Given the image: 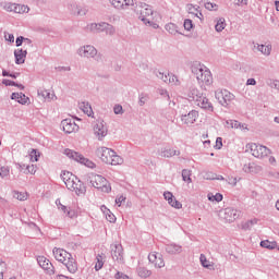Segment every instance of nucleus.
Instances as JSON below:
<instances>
[{
	"instance_id": "1",
	"label": "nucleus",
	"mask_w": 279,
	"mask_h": 279,
	"mask_svg": "<svg viewBox=\"0 0 279 279\" xmlns=\"http://www.w3.org/2000/svg\"><path fill=\"white\" fill-rule=\"evenodd\" d=\"M52 254L59 263H62L68 269L70 274H77V260L73 258V255L71 253L66 252L63 248L54 247L52 250Z\"/></svg>"
},
{
	"instance_id": "2",
	"label": "nucleus",
	"mask_w": 279,
	"mask_h": 279,
	"mask_svg": "<svg viewBox=\"0 0 279 279\" xmlns=\"http://www.w3.org/2000/svg\"><path fill=\"white\" fill-rule=\"evenodd\" d=\"M191 71L201 86H210L213 84V73L206 65L195 61L191 66Z\"/></svg>"
},
{
	"instance_id": "3",
	"label": "nucleus",
	"mask_w": 279,
	"mask_h": 279,
	"mask_svg": "<svg viewBox=\"0 0 279 279\" xmlns=\"http://www.w3.org/2000/svg\"><path fill=\"white\" fill-rule=\"evenodd\" d=\"M96 156H98L105 165H112L117 167V165H121L123 162L121 156L117 155L114 150L104 146L97 148Z\"/></svg>"
},
{
	"instance_id": "4",
	"label": "nucleus",
	"mask_w": 279,
	"mask_h": 279,
	"mask_svg": "<svg viewBox=\"0 0 279 279\" xmlns=\"http://www.w3.org/2000/svg\"><path fill=\"white\" fill-rule=\"evenodd\" d=\"M64 154L68 158H70L71 160H75V162H80V165H84L85 167H87L88 169H95V167H97V165H95L93 162V160L84 157V155L73 150V149H69L66 148L64 150Z\"/></svg>"
},
{
	"instance_id": "5",
	"label": "nucleus",
	"mask_w": 279,
	"mask_h": 279,
	"mask_svg": "<svg viewBox=\"0 0 279 279\" xmlns=\"http://www.w3.org/2000/svg\"><path fill=\"white\" fill-rule=\"evenodd\" d=\"M140 9V21L144 23V25H151V16L154 15V9H151V5L140 2L138 4Z\"/></svg>"
},
{
	"instance_id": "6",
	"label": "nucleus",
	"mask_w": 279,
	"mask_h": 279,
	"mask_svg": "<svg viewBox=\"0 0 279 279\" xmlns=\"http://www.w3.org/2000/svg\"><path fill=\"white\" fill-rule=\"evenodd\" d=\"M90 184L94 186V189H97L98 191H101L102 193H110L112 191V187L108 185V180L104 178L100 174H94L90 178Z\"/></svg>"
},
{
	"instance_id": "7",
	"label": "nucleus",
	"mask_w": 279,
	"mask_h": 279,
	"mask_svg": "<svg viewBox=\"0 0 279 279\" xmlns=\"http://www.w3.org/2000/svg\"><path fill=\"white\" fill-rule=\"evenodd\" d=\"M219 217L223 221H227V223H232L236 221L239 217H241V211H239V209H235L233 207H227L219 211Z\"/></svg>"
},
{
	"instance_id": "8",
	"label": "nucleus",
	"mask_w": 279,
	"mask_h": 279,
	"mask_svg": "<svg viewBox=\"0 0 279 279\" xmlns=\"http://www.w3.org/2000/svg\"><path fill=\"white\" fill-rule=\"evenodd\" d=\"M216 99L225 108H228L234 101V94L230 93L228 89H222L216 93Z\"/></svg>"
},
{
	"instance_id": "9",
	"label": "nucleus",
	"mask_w": 279,
	"mask_h": 279,
	"mask_svg": "<svg viewBox=\"0 0 279 279\" xmlns=\"http://www.w3.org/2000/svg\"><path fill=\"white\" fill-rule=\"evenodd\" d=\"M248 147L252 156H254L255 158H267V156L271 154V150L263 145L248 144Z\"/></svg>"
},
{
	"instance_id": "10",
	"label": "nucleus",
	"mask_w": 279,
	"mask_h": 279,
	"mask_svg": "<svg viewBox=\"0 0 279 279\" xmlns=\"http://www.w3.org/2000/svg\"><path fill=\"white\" fill-rule=\"evenodd\" d=\"M37 263L48 276H53V274H56V268L53 267V264H51V262L47 257L37 256Z\"/></svg>"
},
{
	"instance_id": "11",
	"label": "nucleus",
	"mask_w": 279,
	"mask_h": 279,
	"mask_svg": "<svg viewBox=\"0 0 279 279\" xmlns=\"http://www.w3.org/2000/svg\"><path fill=\"white\" fill-rule=\"evenodd\" d=\"M61 126L63 128V132H65V134H73V132H77V130H80V125L75 123L73 118L62 120Z\"/></svg>"
},
{
	"instance_id": "12",
	"label": "nucleus",
	"mask_w": 279,
	"mask_h": 279,
	"mask_svg": "<svg viewBox=\"0 0 279 279\" xmlns=\"http://www.w3.org/2000/svg\"><path fill=\"white\" fill-rule=\"evenodd\" d=\"M77 53L81 58H97V48L92 45H85L78 48Z\"/></svg>"
},
{
	"instance_id": "13",
	"label": "nucleus",
	"mask_w": 279,
	"mask_h": 279,
	"mask_svg": "<svg viewBox=\"0 0 279 279\" xmlns=\"http://www.w3.org/2000/svg\"><path fill=\"white\" fill-rule=\"evenodd\" d=\"M194 104L195 106H198V108H202V110H205V112L215 111V107L213 106V102H210V100H208V98L204 94Z\"/></svg>"
},
{
	"instance_id": "14",
	"label": "nucleus",
	"mask_w": 279,
	"mask_h": 279,
	"mask_svg": "<svg viewBox=\"0 0 279 279\" xmlns=\"http://www.w3.org/2000/svg\"><path fill=\"white\" fill-rule=\"evenodd\" d=\"M199 119V111L197 110H191L187 114L181 116V121L185 125H193Z\"/></svg>"
},
{
	"instance_id": "15",
	"label": "nucleus",
	"mask_w": 279,
	"mask_h": 279,
	"mask_svg": "<svg viewBox=\"0 0 279 279\" xmlns=\"http://www.w3.org/2000/svg\"><path fill=\"white\" fill-rule=\"evenodd\" d=\"M111 257L117 263H123V245L119 243L111 244Z\"/></svg>"
},
{
	"instance_id": "16",
	"label": "nucleus",
	"mask_w": 279,
	"mask_h": 279,
	"mask_svg": "<svg viewBox=\"0 0 279 279\" xmlns=\"http://www.w3.org/2000/svg\"><path fill=\"white\" fill-rule=\"evenodd\" d=\"M94 132L98 136V141H101L108 135V126H106L104 121L97 122L94 126Z\"/></svg>"
},
{
	"instance_id": "17",
	"label": "nucleus",
	"mask_w": 279,
	"mask_h": 279,
	"mask_svg": "<svg viewBox=\"0 0 279 279\" xmlns=\"http://www.w3.org/2000/svg\"><path fill=\"white\" fill-rule=\"evenodd\" d=\"M148 260L149 263H154L157 269H162V267H165V259L156 252L148 254Z\"/></svg>"
},
{
	"instance_id": "18",
	"label": "nucleus",
	"mask_w": 279,
	"mask_h": 279,
	"mask_svg": "<svg viewBox=\"0 0 279 279\" xmlns=\"http://www.w3.org/2000/svg\"><path fill=\"white\" fill-rule=\"evenodd\" d=\"M163 197H165L166 202H168V204L170 206H172V208H177L178 210H180V208H182V203H180V201L175 199V196H173V193L165 192Z\"/></svg>"
},
{
	"instance_id": "19",
	"label": "nucleus",
	"mask_w": 279,
	"mask_h": 279,
	"mask_svg": "<svg viewBox=\"0 0 279 279\" xmlns=\"http://www.w3.org/2000/svg\"><path fill=\"white\" fill-rule=\"evenodd\" d=\"M110 3L117 10H125V8L134 5V0H110Z\"/></svg>"
},
{
	"instance_id": "20",
	"label": "nucleus",
	"mask_w": 279,
	"mask_h": 279,
	"mask_svg": "<svg viewBox=\"0 0 279 279\" xmlns=\"http://www.w3.org/2000/svg\"><path fill=\"white\" fill-rule=\"evenodd\" d=\"M15 64H25V59L27 58V50L16 49L14 51Z\"/></svg>"
},
{
	"instance_id": "21",
	"label": "nucleus",
	"mask_w": 279,
	"mask_h": 279,
	"mask_svg": "<svg viewBox=\"0 0 279 279\" xmlns=\"http://www.w3.org/2000/svg\"><path fill=\"white\" fill-rule=\"evenodd\" d=\"M159 156H161V158H173V156H180V150L165 147V148H161Z\"/></svg>"
},
{
	"instance_id": "22",
	"label": "nucleus",
	"mask_w": 279,
	"mask_h": 279,
	"mask_svg": "<svg viewBox=\"0 0 279 279\" xmlns=\"http://www.w3.org/2000/svg\"><path fill=\"white\" fill-rule=\"evenodd\" d=\"M87 29L96 34H101V32H105L106 29V22L88 24Z\"/></svg>"
},
{
	"instance_id": "23",
	"label": "nucleus",
	"mask_w": 279,
	"mask_h": 279,
	"mask_svg": "<svg viewBox=\"0 0 279 279\" xmlns=\"http://www.w3.org/2000/svg\"><path fill=\"white\" fill-rule=\"evenodd\" d=\"M11 99L17 101V104H21L22 106H25V104L29 101V97L23 93H12Z\"/></svg>"
},
{
	"instance_id": "24",
	"label": "nucleus",
	"mask_w": 279,
	"mask_h": 279,
	"mask_svg": "<svg viewBox=\"0 0 279 279\" xmlns=\"http://www.w3.org/2000/svg\"><path fill=\"white\" fill-rule=\"evenodd\" d=\"M70 191H74L76 195H84V193H86V185H84V182L77 179V181H74V187H72Z\"/></svg>"
},
{
	"instance_id": "25",
	"label": "nucleus",
	"mask_w": 279,
	"mask_h": 279,
	"mask_svg": "<svg viewBox=\"0 0 279 279\" xmlns=\"http://www.w3.org/2000/svg\"><path fill=\"white\" fill-rule=\"evenodd\" d=\"M165 250L167 254H182V246L175 243L167 244Z\"/></svg>"
},
{
	"instance_id": "26",
	"label": "nucleus",
	"mask_w": 279,
	"mask_h": 279,
	"mask_svg": "<svg viewBox=\"0 0 279 279\" xmlns=\"http://www.w3.org/2000/svg\"><path fill=\"white\" fill-rule=\"evenodd\" d=\"M256 49L257 51H260L263 56L269 57L271 56L272 46L271 44H267V45L257 44Z\"/></svg>"
},
{
	"instance_id": "27",
	"label": "nucleus",
	"mask_w": 279,
	"mask_h": 279,
	"mask_svg": "<svg viewBox=\"0 0 279 279\" xmlns=\"http://www.w3.org/2000/svg\"><path fill=\"white\" fill-rule=\"evenodd\" d=\"M71 9L73 14H76L77 16H86L88 14V9L86 7H78L77 4H71Z\"/></svg>"
},
{
	"instance_id": "28",
	"label": "nucleus",
	"mask_w": 279,
	"mask_h": 279,
	"mask_svg": "<svg viewBox=\"0 0 279 279\" xmlns=\"http://www.w3.org/2000/svg\"><path fill=\"white\" fill-rule=\"evenodd\" d=\"M204 94L199 93V89L197 87H191L187 97L190 98L191 101L196 102L197 99L201 98Z\"/></svg>"
},
{
	"instance_id": "29",
	"label": "nucleus",
	"mask_w": 279,
	"mask_h": 279,
	"mask_svg": "<svg viewBox=\"0 0 279 279\" xmlns=\"http://www.w3.org/2000/svg\"><path fill=\"white\" fill-rule=\"evenodd\" d=\"M161 114L167 119V121H171V123H173L175 119V110L172 108L163 109Z\"/></svg>"
},
{
	"instance_id": "30",
	"label": "nucleus",
	"mask_w": 279,
	"mask_h": 279,
	"mask_svg": "<svg viewBox=\"0 0 279 279\" xmlns=\"http://www.w3.org/2000/svg\"><path fill=\"white\" fill-rule=\"evenodd\" d=\"M136 272L140 276V278H149V276H151V270L143 266H138Z\"/></svg>"
},
{
	"instance_id": "31",
	"label": "nucleus",
	"mask_w": 279,
	"mask_h": 279,
	"mask_svg": "<svg viewBox=\"0 0 279 279\" xmlns=\"http://www.w3.org/2000/svg\"><path fill=\"white\" fill-rule=\"evenodd\" d=\"M260 247H265L266 250H276V247H278V242L264 240L260 242Z\"/></svg>"
},
{
	"instance_id": "32",
	"label": "nucleus",
	"mask_w": 279,
	"mask_h": 279,
	"mask_svg": "<svg viewBox=\"0 0 279 279\" xmlns=\"http://www.w3.org/2000/svg\"><path fill=\"white\" fill-rule=\"evenodd\" d=\"M166 32H168L169 34H171L172 36H175V34H178V25H175L174 23H168L165 26Z\"/></svg>"
},
{
	"instance_id": "33",
	"label": "nucleus",
	"mask_w": 279,
	"mask_h": 279,
	"mask_svg": "<svg viewBox=\"0 0 279 279\" xmlns=\"http://www.w3.org/2000/svg\"><path fill=\"white\" fill-rule=\"evenodd\" d=\"M27 12H29V7L15 3V14H27Z\"/></svg>"
},
{
	"instance_id": "34",
	"label": "nucleus",
	"mask_w": 279,
	"mask_h": 279,
	"mask_svg": "<svg viewBox=\"0 0 279 279\" xmlns=\"http://www.w3.org/2000/svg\"><path fill=\"white\" fill-rule=\"evenodd\" d=\"M38 95L45 99H47L48 101H51V99H53V97H56L54 94L50 93L49 90L47 89H41V90H38Z\"/></svg>"
},
{
	"instance_id": "35",
	"label": "nucleus",
	"mask_w": 279,
	"mask_h": 279,
	"mask_svg": "<svg viewBox=\"0 0 279 279\" xmlns=\"http://www.w3.org/2000/svg\"><path fill=\"white\" fill-rule=\"evenodd\" d=\"M207 198L209 202H222L223 195L221 193H216L215 195L213 193H209L207 195Z\"/></svg>"
},
{
	"instance_id": "36",
	"label": "nucleus",
	"mask_w": 279,
	"mask_h": 279,
	"mask_svg": "<svg viewBox=\"0 0 279 279\" xmlns=\"http://www.w3.org/2000/svg\"><path fill=\"white\" fill-rule=\"evenodd\" d=\"M182 180L183 182H187V184H191V182H193V180L191 179V170L189 169L182 170Z\"/></svg>"
},
{
	"instance_id": "37",
	"label": "nucleus",
	"mask_w": 279,
	"mask_h": 279,
	"mask_svg": "<svg viewBox=\"0 0 279 279\" xmlns=\"http://www.w3.org/2000/svg\"><path fill=\"white\" fill-rule=\"evenodd\" d=\"M75 182H77V178H76L75 175L72 177V178H70V179H68V180L64 182V184H65L68 191L74 189Z\"/></svg>"
},
{
	"instance_id": "38",
	"label": "nucleus",
	"mask_w": 279,
	"mask_h": 279,
	"mask_svg": "<svg viewBox=\"0 0 279 279\" xmlns=\"http://www.w3.org/2000/svg\"><path fill=\"white\" fill-rule=\"evenodd\" d=\"M216 32H223L226 29V20L219 19L215 25Z\"/></svg>"
},
{
	"instance_id": "39",
	"label": "nucleus",
	"mask_w": 279,
	"mask_h": 279,
	"mask_svg": "<svg viewBox=\"0 0 279 279\" xmlns=\"http://www.w3.org/2000/svg\"><path fill=\"white\" fill-rule=\"evenodd\" d=\"M104 32L108 36H114V34L117 33V29L114 28V26H112V24L106 23Z\"/></svg>"
},
{
	"instance_id": "40",
	"label": "nucleus",
	"mask_w": 279,
	"mask_h": 279,
	"mask_svg": "<svg viewBox=\"0 0 279 279\" xmlns=\"http://www.w3.org/2000/svg\"><path fill=\"white\" fill-rule=\"evenodd\" d=\"M13 197L15 199H19L20 202H25V199H27V193L25 192H14L13 193Z\"/></svg>"
},
{
	"instance_id": "41",
	"label": "nucleus",
	"mask_w": 279,
	"mask_h": 279,
	"mask_svg": "<svg viewBox=\"0 0 279 279\" xmlns=\"http://www.w3.org/2000/svg\"><path fill=\"white\" fill-rule=\"evenodd\" d=\"M81 109L83 110V112L85 114H88V117H90V112H93V108L90 107V105L88 102H82Z\"/></svg>"
},
{
	"instance_id": "42",
	"label": "nucleus",
	"mask_w": 279,
	"mask_h": 279,
	"mask_svg": "<svg viewBox=\"0 0 279 279\" xmlns=\"http://www.w3.org/2000/svg\"><path fill=\"white\" fill-rule=\"evenodd\" d=\"M96 265H95V270L99 271L100 269L104 268V257H101V255H97L96 257Z\"/></svg>"
},
{
	"instance_id": "43",
	"label": "nucleus",
	"mask_w": 279,
	"mask_h": 279,
	"mask_svg": "<svg viewBox=\"0 0 279 279\" xmlns=\"http://www.w3.org/2000/svg\"><path fill=\"white\" fill-rule=\"evenodd\" d=\"M3 10H5V12H15L16 3L5 2L3 5Z\"/></svg>"
},
{
	"instance_id": "44",
	"label": "nucleus",
	"mask_w": 279,
	"mask_h": 279,
	"mask_svg": "<svg viewBox=\"0 0 279 279\" xmlns=\"http://www.w3.org/2000/svg\"><path fill=\"white\" fill-rule=\"evenodd\" d=\"M199 260H201V265L205 267V269H210V262L206 259V255L201 254Z\"/></svg>"
},
{
	"instance_id": "45",
	"label": "nucleus",
	"mask_w": 279,
	"mask_h": 279,
	"mask_svg": "<svg viewBox=\"0 0 279 279\" xmlns=\"http://www.w3.org/2000/svg\"><path fill=\"white\" fill-rule=\"evenodd\" d=\"M10 177V168L3 166L0 167V178L5 179Z\"/></svg>"
},
{
	"instance_id": "46",
	"label": "nucleus",
	"mask_w": 279,
	"mask_h": 279,
	"mask_svg": "<svg viewBox=\"0 0 279 279\" xmlns=\"http://www.w3.org/2000/svg\"><path fill=\"white\" fill-rule=\"evenodd\" d=\"M75 174H72L70 171H62L61 172V180L65 183L70 178L74 177Z\"/></svg>"
},
{
	"instance_id": "47",
	"label": "nucleus",
	"mask_w": 279,
	"mask_h": 279,
	"mask_svg": "<svg viewBox=\"0 0 279 279\" xmlns=\"http://www.w3.org/2000/svg\"><path fill=\"white\" fill-rule=\"evenodd\" d=\"M227 125H230L231 128H234L235 130H239L241 128V122L236 120H228Z\"/></svg>"
},
{
	"instance_id": "48",
	"label": "nucleus",
	"mask_w": 279,
	"mask_h": 279,
	"mask_svg": "<svg viewBox=\"0 0 279 279\" xmlns=\"http://www.w3.org/2000/svg\"><path fill=\"white\" fill-rule=\"evenodd\" d=\"M183 27L186 29V32H191L193 28V20H184Z\"/></svg>"
},
{
	"instance_id": "49",
	"label": "nucleus",
	"mask_w": 279,
	"mask_h": 279,
	"mask_svg": "<svg viewBox=\"0 0 279 279\" xmlns=\"http://www.w3.org/2000/svg\"><path fill=\"white\" fill-rule=\"evenodd\" d=\"M38 158H40V153L36 151V149H33L31 153L32 162H38Z\"/></svg>"
},
{
	"instance_id": "50",
	"label": "nucleus",
	"mask_w": 279,
	"mask_h": 279,
	"mask_svg": "<svg viewBox=\"0 0 279 279\" xmlns=\"http://www.w3.org/2000/svg\"><path fill=\"white\" fill-rule=\"evenodd\" d=\"M207 180H220L222 182H228V180H226V178H223V175L221 174H211L207 177Z\"/></svg>"
},
{
	"instance_id": "51",
	"label": "nucleus",
	"mask_w": 279,
	"mask_h": 279,
	"mask_svg": "<svg viewBox=\"0 0 279 279\" xmlns=\"http://www.w3.org/2000/svg\"><path fill=\"white\" fill-rule=\"evenodd\" d=\"M189 12H196L195 16H197V19H202V16H204L202 12L197 11V8H195L193 4L189 5Z\"/></svg>"
},
{
	"instance_id": "52",
	"label": "nucleus",
	"mask_w": 279,
	"mask_h": 279,
	"mask_svg": "<svg viewBox=\"0 0 279 279\" xmlns=\"http://www.w3.org/2000/svg\"><path fill=\"white\" fill-rule=\"evenodd\" d=\"M105 216L107 221H109L110 223H114V221H117V217L114 216V214H112V211L105 214Z\"/></svg>"
},
{
	"instance_id": "53",
	"label": "nucleus",
	"mask_w": 279,
	"mask_h": 279,
	"mask_svg": "<svg viewBox=\"0 0 279 279\" xmlns=\"http://www.w3.org/2000/svg\"><path fill=\"white\" fill-rule=\"evenodd\" d=\"M169 84H174V86H180V80L175 75L171 74L169 76Z\"/></svg>"
},
{
	"instance_id": "54",
	"label": "nucleus",
	"mask_w": 279,
	"mask_h": 279,
	"mask_svg": "<svg viewBox=\"0 0 279 279\" xmlns=\"http://www.w3.org/2000/svg\"><path fill=\"white\" fill-rule=\"evenodd\" d=\"M68 217L69 219H77V211L75 209L69 208Z\"/></svg>"
},
{
	"instance_id": "55",
	"label": "nucleus",
	"mask_w": 279,
	"mask_h": 279,
	"mask_svg": "<svg viewBox=\"0 0 279 279\" xmlns=\"http://www.w3.org/2000/svg\"><path fill=\"white\" fill-rule=\"evenodd\" d=\"M113 112H114V114H123V106H121V105H116V106L113 107Z\"/></svg>"
},
{
	"instance_id": "56",
	"label": "nucleus",
	"mask_w": 279,
	"mask_h": 279,
	"mask_svg": "<svg viewBox=\"0 0 279 279\" xmlns=\"http://www.w3.org/2000/svg\"><path fill=\"white\" fill-rule=\"evenodd\" d=\"M221 147H223V138L217 137L216 138L215 149H221Z\"/></svg>"
},
{
	"instance_id": "57",
	"label": "nucleus",
	"mask_w": 279,
	"mask_h": 279,
	"mask_svg": "<svg viewBox=\"0 0 279 279\" xmlns=\"http://www.w3.org/2000/svg\"><path fill=\"white\" fill-rule=\"evenodd\" d=\"M205 8L206 10H209V11L217 10V4L213 2H206Z\"/></svg>"
},
{
	"instance_id": "58",
	"label": "nucleus",
	"mask_w": 279,
	"mask_h": 279,
	"mask_svg": "<svg viewBox=\"0 0 279 279\" xmlns=\"http://www.w3.org/2000/svg\"><path fill=\"white\" fill-rule=\"evenodd\" d=\"M2 84H3L4 86H16V82L11 81V80H8V78H3V80H2Z\"/></svg>"
},
{
	"instance_id": "59",
	"label": "nucleus",
	"mask_w": 279,
	"mask_h": 279,
	"mask_svg": "<svg viewBox=\"0 0 279 279\" xmlns=\"http://www.w3.org/2000/svg\"><path fill=\"white\" fill-rule=\"evenodd\" d=\"M114 278L116 279H130V277L121 271H118L116 275H114Z\"/></svg>"
},
{
	"instance_id": "60",
	"label": "nucleus",
	"mask_w": 279,
	"mask_h": 279,
	"mask_svg": "<svg viewBox=\"0 0 279 279\" xmlns=\"http://www.w3.org/2000/svg\"><path fill=\"white\" fill-rule=\"evenodd\" d=\"M159 95H161V97H163L165 99H170L169 92L167 89H159Z\"/></svg>"
},
{
	"instance_id": "61",
	"label": "nucleus",
	"mask_w": 279,
	"mask_h": 279,
	"mask_svg": "<svg viewBox=\"0 0 279 279\" xmlns=\"http://www.w3.org/2000/svg\"><path fill=\"white\" fill-rule=\"evenodd\" d=\"M25 41V37L20 36L15 39V45L16 47H21L23 45V43Z\"/></svg>"
},
{
	"instance_id": "62",
	"label": "nucleus",
	"mask_w": 279,
	"mask_h": 279,
	"mask_svg": "<svg viewBox=\"0 0 279 279\" xmlns=\"http://www.w3.org/2000/svg\"><path fill=\"white\" fill-rule=\"evenodd\" d=\"M123 202H125V196L121 195V196H118L116 198V204L117 206H121V204H123Z\"/></svg>"
},
{
	"instance_id": "63",
	"label": "nucleus",
	"mask_w": 279,
	"mask_h": 279,
	"mask_svg": "<svg viewBox=\"0 0 279 279\" xmlns=\"http://www.w3.org/2000/svg\"><path fill=\"white\" fill-rule=\"evenodd\" d=\"M270 88H276V90H279V81L278 80L271 81Z\"/></svg>"
},
{
	"instance_id": "64",
	"label": "nucleus",
	"mask_w": 279,
	"mask_h": 279,
	"mask_svg": "<svg viewBox=\"0 0 279 279\" xmlns=\"http://www.w3.org/2000/svg\"><path fill=\"white\" fill-rule=\"evenodd\" d=\"M243 230H252V221L247 220L242 225Z\"/></svg>"
}]
</instances>
